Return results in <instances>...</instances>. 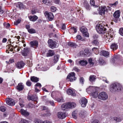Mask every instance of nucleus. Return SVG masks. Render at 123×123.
Listing matches in <instances>:
<instances>
[{
  "mask_svg": "<svg viewBox=\"0 0 123 123\" xmlns=\"http://www.w3.org/2000/svg\"><path fill=\"white\" fill-rule=\"evenodd\" d=\"M14 62V60L12 58L10 59L9 61H6V62L7 63L10 64Z\"/></svg>",
  "mask_w": 123,
  "mask_h": 123,
  "instance_id": "45",
  "label": "nucleus"
},
{
  "mask_svg": "<svg viewBox=\"0 0 123 123\" xmlns=\"http://www.w3.org/2000/svg\"><path fill=\"white\" fill-rule=\"evenodd\" d=\"M20 112L22 115L25 117L28 116L30 114L26 110H24L23 109L20 110Z\"/></svg>",
  "mask_w": 123,
  "mask_h": 123,
  "instance_id": "14",
  "label": "nucleus"
},
{
  "mask_svg": "<svg viewBox=\"0 0 123 123\" xmlns=\"http://www.w3.org/2000/svg\"><path fill=\"white\" fill-rule=\"evenodd\" d=\"M35 86H39V87H40L41 86V84L39 83H37L35 85Z\"/></svg>",
  "mask_w": 123,
  "mask_h": 123,
  "instance_id": "61",
  "label": "nucleus"
},
{
  "mask_svg": "<svg viewBox=\"0 0 123 123\" xmlns=\"http://www.w3.org/2000/svg\"><path fill=\"white\" fill-rule=\"evenodd\" d=\"M108 35L109 36L107 38L108 39L109 38L108 41H109L111 40L113 37L114 35L113 31L112 30L109 31L108 32Z\"/></svg>",
  "mask_w": 123,
  "mask_h": 123,
  "instance_id": "16",
  "label": "nucleus"
},
{
  "mask_svg": "<svg viewBox=\"0 0 123 123\" xmlns=\"http://www.w3.org/2000/svg\"><path fill=\"white\" fill-rule=\"evenodd\" d=\"M34 106V105L31 103H30L29 104L28 107L29 108H32Z\"/></svg>",
  "mask_w": 123,
  "mask_h": 123,
  "instance_id": "51",
  "label": "nucleus"
},
{
  "mask_svg": "<svg viewBox=\"0 0 123 123\" xmlns=\"http://www.w3.org/2000/svg\"><path fill=\"white\" fill-rule=\"evenodd\" d=\"M61 108L62 110L67 111L68 109L67 107V103H64L61 106Z\"/></svg>",
  "mask_w": 123,
  "mask_h": 123,
  "instance_id": "25",
  "label": "nucleus"
},
{
  "mask_svg": "<svg viewBox=\"0 0 123 123\" xmlns=\"http://www.w3.org/2000/svg\"><path fill=\"white\" fill-rule=\"evenodd\" d=\"M79 63L82 66H85L87 64V62L84 60H82L79 61Z\"/></svg>",
  "mask_w": 123,
  "mask_h": 123,
  "instance_id": "26",
  "label": "nucleus"
},
{
  "mask_svg": "<svg viewBox=\"0 0 123 123\" xmlns=\"http://www.w3.org/2000/svg\"><path fill=\"white\" fill-rule=\"evenodd\" d=\"M51 11L52 12H54L56 10V8L54 6H52L51 7Z\"/></svg>",
  "mask_w": 123,
  "mask_h": 123,
  "instance_id": "52",
  "label": "nucleus"
},
{
  "mask_svg": "<svg viewBox=\"0 0 123 123\" xmlns=\"http://www.w3.org/2000/svg\"><path fill=\"white\" fill-rule=\"evenodd\" d=\"M80 30L84 36L87 37H89V34L87 32V29L86 27H82L81 28Z\"/></svg>",
  "mask_w": 123,
  "mask_h": 123,
  "instance_id": "6",
  "label": "nucleus"
},
{
  "mask_svg": "<svg viewBox=\"0 0 123 123\" xmlns=\"http://www.w3.org/2000/svg\"><path fill=\"white\" fill-rule=\"evenodd\" d=\"M92 50L96 54H98L99 50L96 47H94L92 49Z\"/></svg>",
  "mask_w": 123,
  "mask_h": 123,
  "instance_id": "34",
  "label": "nucleus"
},
{
  "mask_svg": "<svg viewBox=\"0 0 123 123\" xmlns=\"http://www.w3.org/2000/svg\"><path fill=\"white\" fill-rule=\"evenodd\" d=\"M88 63L91 65V66H92L94 64V62L92 61V60L91 58H90L88 60Z\"/></svg>",
  "mask_w": 123,
  "mask_h": 123,
  "instance_id": "40",
  "label": "nucleus"
},
{
  "mask_svg": "<svg viewBox=\"0 0 123 123\" xmlns=\"http://www.w3.org/2000/svg\"><path fill=\"white\" fill-rule=\"evenodd\" d=\"M67 92L68 94L71 95L72 96H75L76 95L74 91L72 90L71 89H68Z\"/></svg>",
  "mask_w": 123,
  "mask_h": 123,
  "instance_id": "18",
  "label": "nucleus"
},
{
  "mask_svg": "<svg viewBox=\"0 0 123 123\" xmlns=\"http://www.w3.org/2000/svg\"><path fill=\"white\" fill-rule=\"evenodd\" d=\"M80 103L82 107H85L87 103V101L85 98H82L80 100Z\"/></svg>",
  "mask_w": 123,
  "mask_h": 123,
  "instance_id": "10",
  "label": "nucleus"
},
{
  "mask_svg": "<svg viewBox=\"0 0 123 123\" xmlns=\"http://www.w3.org/2000/svg\"><path fill=\"white\" fill-rule=\"evenodd\" d=\"M100 64L101 65H104L105 64L106 62L103 60H101L100 61Z\"/></svg>",
  "mask_w": 123,
  "mask_h": 123,
  "instance_id": "54",
  "label": "nucleus"
},
{
  "mask_svg": "<svg viewBox=\"0 0 123 123\" xmlns=\"http://www.w3.org/2000/svg\"><path fill=\"white\" fill-rule=\"evenodd\" d=\"M46 115L47 116H50L51 115V114L50 112V111L49 110H47L46 111Z\"/></svg>",
  "mask_w": 123,
  "mask_h": 123,
  "instance_id": "56",
  "label": "nucleus"
},
{
  "mask_svg": "<svg viewBox=\"0 0 123 123\" xmlns=\"http://www.w3.org/2000/svg\"><path fill=\"white\" fill-rule=\"evenodd\" d=\"M84 78L83 77H81L80 79V81L81 83L83 84L84 82Z\"/></svg>",
  "mask_w": 123,
  "mask_h": 123,
  "instance_id": "55",
  "label": "nucleus"
},
{
  "mask_svg": "<svg viewBox=\"0 0 123 123\" xmlns=\"http://www.w3.org/2000/svg\"><path fill=\"white\" fill-rule=\"evenodd\" d=\"M15 43L14 42L12 43V44H11V45L13 47H14V48H15L16 47H17V45H15L14 44L12 45V44H13V43Z\"/></svg>",
  "mask_w": 123,
  "mask_h": 123,
  "instance_id": "58",
  "label": "nucleus"
},
{
  "mask_svg": "<svg viewBox=\"0 0 123 123\" xmlns=\"http://www.w3.org/2000/svg\"><path fill=\"white\" fill-rule=\"evenodd\" d=\"M96 79V76L94 75H92L90 76L89 80L91 82L94 81Z\"/></svg>",
  "mask_w": 123,
  "mask_h": 123,
  "instance_id": "29",
  "label": "nucleus"
},
{
  "mask_svg": "<svg viewBox=\"0 0 123 123\" xmlns=\"http://www.w3.org/2000/svg\"><path fill=\"white\" fill-rule=\"evenodd\" d=\"M56 100L58 102H62L64 101V100L62 98V97H60V98H57L56 99Z\"/></svg>",
  "mask_w": 123,
  "mask_h": 123,
  "instance_id": "46",
  "label": "nucleus"
},
{
  "mask_svg": "<svg viewBox=\"0 0 123 123\" xmlns=\"http://www.w3.org/2000/svg\"><path fill=\"white\" fill-rule=\"evenodd\" d=\"M48 43L49 47L52 49L55 48L56 46V42L51 39H49L48 41Z\"/></svg>",
  "mask_w": 123,
  "mask_h": 123,
  "instance_id": "7",
  "label": "nucleus"
},
{
  "mask_svg": "<svg viewBox=\"0 0 123 123\" xmlns=\"http://www.w3.org/2000/svg\"><path fill=\"white\" fill-rule=\"evenodd\" d=\"M100 53L103 56L106 57H108L109 55V53L108 51L105 50L101 51Z\"/></svg>",
  "mask_w": 123,
  "mask_h": 123,
  "instance_id": "23",
  "label": "nucleus"
},
{
  "mask_svg": "<svg viewBox=\"0 0 123 123\" xmlns=\"http://www.w3.org/2000/svg\"><path fill=\"white\" fill-rule=\"evenodd\" d=\"M27 65L30 67H31L32 66V64L31 62L29 61H28L27 62Z\"/></svg>",
  "mask_w": 123,
  "mask_h": 123,
  "instance_id": "50",
  "label": "nucleus"
},
{
  "mask_svg": "<svg viewBox=\"0 0 123 123\" xmlns=\"http://www.w3.org/2000/svg\"><path fill=\"white\" fill-rule=\"evenodd\" d=\"M31 80L32 82H37L39 80L38 78L34 76L32 77L31 78Z\"/></svg>",
  "mask_w": 123,
  "mask_h": 123,
  "instance_id": "31",
  "label": "nucleus"
},
{
  "mask_svg": "<svg viewBox=\"0 0 123 123\" xmlns=\"http://www.w3.org/2000/svg\"><path fill=\"white\" fill-rule=\"evenodd\" d=\"M68 45L71 47H74L76 46L75 44L72 42H69L68 43Z\"/></svg>",
  "mask_w": 123,
  "mask_h": 123,
  "instance_id": "39",
  "label": "nucleus"
},
{
  "mask_svg": "<svg viewBox=\"0 0 123 123\" xmlns=\"http://www.w3.org/2000/svg\"><path fill=\"white\" fill-rule=\"evenodd\" d=\"M33 123H39L38 120L37 119H35L34 120Z\"/></svg>",
  "mask_w": 123,
  "mask_h": 123,
  "instance_id": "63",
  "label": "nucleus"
},
{
  "mask_svg": "<svg viewBox=\"0 0 123 123\" xmlns=\"http://www.w3.org/2000/svg\"><path fill=\"white\" fill-rule=\"evenodd\" d=\"M71 30L72 31H74V33H76L77 31V29L76 27H72L71 28Z\"/></svg>",
  "mask_w": 123,
  "mask_h": 123,
  "instance_id": "43",
  "label": "nucleus"
},
{
  "mask_svg": "<svg viewBox=\"0 0 123 123\" xmlns=\"http://www.w3.org/2000/svg\"><path fill=\"white\" fill-rule=\"evenodd\" d=\"M118 2L117 1H116L115 3L113 4H110V6L112 7H115L117 5H118Z\"/></svg>",
  "mask_w": 123,
  "mask_h": 123,
  "instance_id": "36",
  "label": "nucleus"
},
{
  "mask_svg": "<svg viewBox=\"0 0 123 123\" xmlns=\"http://www.w3.org/2000/svg\"><path fill=\"white\" fill-rule=\"evenodd\" d=\"M27 98L28 100L32 101H36L37 99V97L36 95L31 96L28 95L27 96Z\"/></svg>",
  "mask_w": 123,
  "mask_h": 123,
  "instance_id": "15",
  "label": "nucleus"
},
{
  "mask_svg": "<svg viewBox=\"0 0 123 123\" xmlns=\"http://www.w3.org/2000/svg\"><path fill=\"white\" fill-rule=\"evenodd\" d=\"M29 18L31 21L34 22L38 18L37 16L36 15L33 16H31L29 17Z\"/></svg>",
  "mask_w": 123,
  "mask_h": 123,
  "instance_id": "20",
  "label": "nucleus"
},
{
  "mask_svg": "<svg viewBox=\"0 0 123 123\" xmlns=\"http://www.w3.org/2000/svg\"><path fill=\"white\" fill-rule=\"evenodd\" d=\"M67 107L68 109H72L75 107L76 106L75 103L73 102H68L67 103Z\"/></svg>",
  "mask_w": 123,
  "mask_h": 123,
  "instance_id": "12",
  "label": "nucleus"
},
{
  "mask_svg": "<svg viewBox=\"0 0 123 123\" xmlns=\"http://www.w3.org/2000/svg\"><path fill=\"white\" fill-rule=\"evenodd\" d=\"M57 116L59 119H63L65 117L66 115L65 113L60 112L57 113Z\"/></svg>",
  "mask_w": 123,
  "mask_h": 123,
  "instance_id": "13",
  "label": "nucleus"
},
{
  "mask_svg": "<svg viewBox=\"0 0 123 123\" xmlns=\"http://www.w3.org/2000/svg\"><path fill=\"white\" fill-rule=\"evenodd\" d=\"M92 123H99V121L98 120H95L93 121Z\"/></svg>",
  "mask_w": 123,
  "mask_h": 123,
  "instance_id": "62",
  "label": "nucleus"
},
{
  "mask_svg": "<svg viewBox=\"0 0 123 123\" xmlns=\"http://www.w3.org/2000/svg\"><path fill=\"white\" fill-rule=\"evenodd\" d=\"M24 63L22 62H18L16 64V67L18 68L21 69L24 66Z\"/></svg>",
  "mask_w": 123,
  "mask_h": 123,
  "instance_id": "19",
  "label": "nucleus"
},
{
  "mask_svg": "<svg viewBox=\"0 0 123 123\" xmlns=\"http://www.w3.org/2000/svg\"><path fill=\"white\" fill-rule=\"evenodd\" d=\"M45 15L46 17H48V19L50 21L52 20L54 18L53 15L51 12H46L45 13Z\"/></svg>",
  "mask_w": 123,
  "mask_h": 123,
  "instance_id": "9",
  "label": "nucleus"
},
{
  "mask_svg": "<svg viewBox=\"0 0 123 123\" xmlns=\"http://www.w3.org/2000/svg\"><path fill=\"white\" fill-rule=\"evenodd\" d=\"M76 38L78 40H80L82 39V37L80 35H78L76 36Z\"/></svg>",
  "mask_w": 123,
  "mask_h": 123,
  "instance_id": "60",
  "label": "nucleus"
},
{
  "mask_svg": "<svg viewBox=\"0 0 123 123\" xmlns=\"http://www.w3.org/2000/svg\"><path fill=\"white\" fill-rule=\"evenodd\" d=\"M85 6L87 10H90L89 6L88 4H86V5H85Z\"/></svg>",
  "mask_w": 123,
  "mask_h": 123,
  "instance_id": "53",
  "label": "nucleus"
},
{
  "mask_svg": "<svg viewBox=\"0 0 123 123\" xmlns=\"http://www.w3.org/2000/svg\"><path fill=\"white\" fill-rule=\"evenodd\" d=\"M26 85L28 86H30L31 85V82L29 80H28L26 82Z\"/></svg>",
  "mask_w": 123,
  "mask_h": 123,
  "instance_id": "48",
  "label": "nucleus"
},
{
  "mask_svg": "<svg viewBox=\"0 0 123 123\" xmlns=\"http://www.w3.org/2000/svg\"><path fill=\"white\" fill-rule=\"evenodd\" d=\"M77 111H75L73 112L72 115L73 117L75 119H76L77 118Z\"/></svg>",
  "mask_w": 123,
  "mask_h": 123,
  "instance_id": "33",
  "label": "nucleus"
},
{
  "mask_svg": "<svg viewBox=\"0 0 123 123\" xmlns=\"http://www.w3.org/2000/svg\"><path fill=\"white\" fill-rule=\"evenodd\" d=\"M28 31L29 33L31 34L35 33L36 32L35 30L32 28H31L29 29Z\"/></svg>",
  "mask_w": 123,
  "mask_h": 123,
  "instance_id": "35",
  "label": "nucleus"
},
{
  "mask_svg": "<svg viewBox=\"0 0 123 123\" xmlns=\"http://www.w3.org/2000/svg\"><path fill=\"white\" fill-rule=\"evenodd\" d=\"M0 110L2 112H4L6 110V108L3 106H1L0 107Z\"/></svg>",
  "mask_w": 123,
  "mask_h": 123,
  "instance_id": "44",
  "label": "nucleus"
},
{
  "mask_svg": "<svg viewBox=\"0 0 123 123\" xmlns=\"http://www.w3.org/2000/svg\"><path fill=\"white\" fill-rule=\"evenodd\" d=\"M43 123H52L51 122L47 120L44 121Z\"/></svg>",
  "mask_w": 123,
  "mask_h": 123,
  "instance_id": "64",
  "label": "nucleus"
},
{
  "mask_svg": "<svg viewBox=\"0 0 123 123\" xmlns=\"http://www.w3.org/2000/svg\"><path fill=\"white\" fill-rule=\"evenodd\" d=\"M75 74L74 72L70 73L67 77V79L68 81L70 82H73L76 79V78L75 76Z\"/></svg>",
  "mask_w": 123,
  "mask_h": 123,
  "instance_id": "4",
  "label": "nucleus"
},
{
  "mask_svg": "<svg viewBox=\"0 0 123 123\" xmlns=\"http://www.w3.org/2000/svg\"><path fill=\"white\" fill-rule=\"evenodd\" d=\"M43 2L44 3L47 5H50L51 3L50 0H43Z\"/></svg>",
  "mask_w": 123,
  "mask_h": 123,
  "instance_id": "32",
  "label": "nucleus"
},
{
  "mask_svg": "<svg viewBox=\"0 0 123 123\" xmlns=\"http://www.w3.org/2000/svg\"><path fill=\"white\" fill-rule=\"evenodd\" d=\"M122 89V86L121 84L117 83H115L111 85L110 90L111 92H114L117 91L121 90Z\"/></svg>",
  "mask_w": 123,
  "mask_h": 123,
  "instance_id": "1",
  "label": "nucleus"
},
{
  "mask_svg": "<svg viewBox=\"0 0 123 123\" xmlns=\"http://www.w3.org/2000/svg\"><path fill=\"white\" fill-rule=\"evenodd\" d=\"M55 54V53L53 50H49L46 54L47 57L51 56Z\"/></svg>",
  "mask_w": 123,
  "mask_h": 123,
  "instance_id": "21",
  "label": "nucleus"
},
{
  "mask_svg": "<svg viewBox=\"0 0 123 123\" xmlns=\"http://www.w3.org/2000/svg\"><path fill=\"white\" fill-rule=\"evenodd\" d=\"M119 32L121 35L123 36V28H121L120 29Z\"/></svg>",
  "mask_w": 123,
  "mask_h": 123,
  "instance_id": "49",
  "label": "nucleus"
},
{
  "mask_svg": "<svg viewBox=\"0 0 123 123\" xmlns=\"http://www.w3.org/2000/svg\"><path fill=\"white\" fill-rule=\"evenodd\" d=\"M114 120L116 122H120L121 120V119L119 117H114Z\"/></svg>",
  "mask_w": 123,
  "mask_h": 123,
  "instance_id": "38",
  "label": "nucleus"
},
{
  "mask_svg": "<svg viewBox=\"0 0 123 123\" xmlns=\"http://www.w3.org/2000/svg\"><path fill=\"white\" fill-rule=\"evenodd\" d=\"M90 3L91 6H94L95 7H98V6L95 5V1L93 0H90Z\"/></svg>",
  "mask_w": 123,
  "mask_h": 123,
  "instance_id": "37",
  "label": "nucleus"
},
{
  "mask_svg": "<svg viewBox=\"0 0 123 123\" xmlns=\"http://www.w3.org/2000/svg\"><path fill=\"white\" fill-rule=\"evenodd\" d=\"M59 58V56L58 55H54L53 58V61L54 63H56L58 61Z\"/></svg>",
  "mask_w": 123,
  "mask_h": 123,
  "instance_id": "28",
  "label": "nucleus"
},
{
  "mask_svg": "<svg viewBox=\"0 0 123 123\" xmlns=\"http://www.w3.org/2000/svg\"><path fill=\"white\" fill-rule=\"evenodd\" d=\"M120 15L119 11L118 10L116 11L113 14V16L115 18H119Z\"/></svg>",
  "mask_w": 123,
  "mask_h": 123,
  "instance_id": "27",
  "label": "nucleus"
},
{
  "mask_svg": "<svg viewBox=\"0 0 123 123\" xmlns=\"http://www.w3.org/2000/svg\"><path fill=\"white\" fill-rule=\"evenodd\" d=\"M62 30H64L66 29V27L65 25L64 24H63L62 25Z\"/></svg>",
  "mask_w": 123,
  "mask_h": 123,
  "instance_id": "57",
  "label": "nucleus"
},
{
  "mask_svg": "<svg viewBox=\"0 0 123 123\" xmlns=\"http://www.w3.org/2000/svg\"><path fill=\"white\" fill-rule=\"evenodd\" d=\"M16 6L17 8L20 9H23L24 7V5L21 3L20 2L17 3L16 4Z\"/></svg>",
  "mask_w": 123,
  "mask_h": 123,
  "instance_id": "24",
  "label": "nucleus"
},
{
  "mask_svg": "<svg viewBox=\"0 0 123 123\" xmlns=\"http://www.w3.org/2000/svg\"><path fill=\"white\" fill-rule=\"evenodd\" d=\"M93 45H98L99 44V43L97 40H95L93 42Z\"/></svg>",
  "mask_w": 123,
  "mask_h": 123,
  "instance_id": "47",
  "label": "nucleus"
},
{
  "mask_svg": "<svg viewBox=\"0 0 123 123\" xmlns=\"http://www.w3.org/2000/svg\"><path fill=\"white\" fill-rule=\"evenodd\" d=\"M30 44L31 47L35 48L38 46V42L37 41H33L30 42Z\"/></svg>",
  "mask_w": 123,
  "mask_h": 123,
  "instance_id": "17",
  "label": "nucleus"
},
{
  "mask_svg": "<svg viewBox=\"0 0 123 123\" xmlns=\"http://www.w3.org/2000/svg\"><path fill=\"white\" fill-rule=\"evenodd\" d=\"M24 88V86L23 85L22 83H19L17 86V89L19 91H21Z\"/></svg>",
  "mask_w": 123,
  "mask_h": 123,
  "instance_id": "22",
  "label": "nucleus"
},
{
  "mask_svg": "<svg viewBox=\"0 0 123 123\" xmlns=\"http://www.w3.org/2000/svg\"><path fill=\"white\" fill-rule=\"evenodd\" d=\"M21 21V19H18L16 21L14 22V24L15 25H17L19 24Z\"/></svg>",
  "mask_w": 123,
  "mask_h": 123,
  "instance_id": "41",
  "label": "nucleus"
},
{
  "mask_svg": "<svg viewBox=\"0 0 123 123\" xmlns=\"http://www.w3.org/2000/svg\"><path fill=\"white\" fill-rule=\"evenodd\" d=\"M42 108H43L42 109V110H47L48 109V107L46 106H42L41 107Z\"/></svg>",
  "mask_w": 123,
  "mask_h": 123,
  "instance_id": "59",
  "label": "nucleus"
},
{
  "mask_svg": "<svg viewBox=\"0 0 123 123\" xmlns=\"http://www.w3.org/2000/svg\"><path fill=\"white\" fill-rule=\"evenodd\" d=\"M98 10L99 11V14L101 15H103L105 14V11L107 10V8L106 6H104L99 7L98 8Z\"/></svg>",
  "mask_w": 123,
  "mask_h": 123,
  "instance_id": "8",
  "label": "nucleus"
},
{
  "mask_svg": "<svg viewBox=\"0 0 123 123\" xmlns=\"http://www.w3.org/2000/svg\"><path fill=\"white\" fill-rule=\"evenodd\" d=\"M98 97L99 99L104 100L108 98V95L105 92H103L99 93Z\"/></svg>",
  "mask_w": 123,
  "mask_h": 123,
  "instance_id": "5",
  "label": "nucleus"
},
{
  "mask_svg": "<svg viewBox=\"0 0 123 123\" xmlns=\"http://www.w3.org/2000/svg\"><path fill=\"white\" fill-rule=\"evenodd\" d=\"M97 88V87L95 86H91L87 90H89L91 92V94L92 96L93 97L96 98L98 96Z\"/></svg>",
  "mask_w": 123,
  "mask_h": 123,
  "instance_id": "3",
  "label": "nucleus"
},
{
  "mask_svg": "<svg viewBox=\"0 0 123 123\" xmlns=\"http://www.w3.org/2000/svg\"><path fill=\"white\" fill-rule=\"evenodd\" d=\"M117 45L115 43L112 44L111 46V49L114 50L117 49Z\"/></svg>",
  "mask_w": 123,
  "mask_h": 123,
  "instance_id": "30",
  "label": "nucleus"
},
{
  "mask_svg": "<svg viewBox=\"0 0 123 123\" xmlns=\"http://www.w3.org/2000/svg\"><path fill=\"white\" fill-rule=\"evenodd\" d=\"M19 123H29L28 121L25 119H22L20 122Z\"/></svg>",
  "mask_w": 123,
  "mask_h": 123,
  "instance_id": "42",
  "label": "nucleus"
},
{
  "mask_svg": "<svg viewBox=\"0 0 123 123\" xmlns=\"http://www.w3.org/2000/svg\"><path fill=\"white\" fill-rule=\"evenodd\" d=\"M6 100V104L9 105L13 106L15 105L14 100L11 98H7Z\"/></svg>",
  "mask_w": 123,
  "mask_h": 123,
  "instance_id": "11",
  "label": "nucleus"
},
{
  "mask_svg": "<svg viewBox=\"0 0 123 123\" xmlns=\"http://www.w3.org/2000/svg\"><path fill=\"white\" fill-rule=\"evenodd\" d=\"M104 25L102 24H98L96 27L97 31L100 34H103L106 30V28L104 27Z\"/></svg>",
  "mask_w": 123,
  "mask_h": 123,
  "instance_id": "2",
  "label": "nucleus"
}]
</instances>
